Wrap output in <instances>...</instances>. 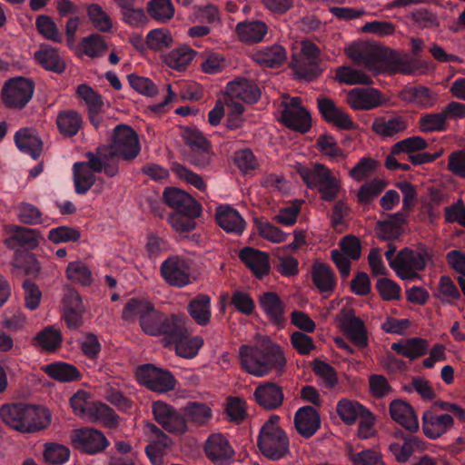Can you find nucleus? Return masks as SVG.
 Masks as SVG:
<instances>
[{
  "instance_id": "nucleus-27",
  "label": "nucleus",
  "mask_w": 465,
  "mask_h": 465,
  "mask_svg": "<svg viewBox=\"0 0 465 465\" xmlns=\"http://www.w3.org/2000/svg\"><path fill=\"white\" fill-rule=\"evenodd\" d=\"M407 128V121L401 115L380 116L371 125L372 131L382 138H397Z\"/></svg>"
},
{
  "instance_id": "nucleus-48",
  "label": "nucleus",
  "mask_w": 465,
  "mask_h": 465,
  "mask_svg": "<svg viewBox=\"0 0 465 465\" xmlns=\"http://www.w3.org/2000/svg\"><path fill=\"white\" fill-rule=\"evenodd\" d=\"M87 15L92 25L100 32L108 33L113 27L111 17L98 4L87 6Z\"/></svg>"
},
{
  "instance_id": "nucleus-51",
  "label": "nucleus",
  "mask_w": 465,
  "mask_h": 465,
  "mask_svg": "<svg viewBox=\"0 0 465 465\" xmlns=\"http://www.w3.org/2000/svg\"><path fill=\"white\" fill-rule=\"evenodd\" d=\"M428 147V143L420 136H411L399 141L392 145L393 154L408 153V155L422 151Z\"/></svg>"
},
{
  "instance_id": "nucleus-60",
  "label": "nucleus",
  "mask_w": 465,
  "mask_h": 465,
  "mask_svg": "<svg viewBox=\"0 0 465 465\" xmlns=\"http://www.w3.org/2000/svg\"><path fill=\"white\" fill-rule=\"evenodd\" d=\"M35 25L38 32L46 39L55 43H62L63 36L58 32L56 25L47 15H42L36 18Z\"/></svg>"
},
{
  "instance_id": "nucleus-37",
  "label": "nucleus",
  "mask_w": 465,
  "mask_h": 465,
  "mask_svg": "<svg viewBox=\"0 0 465 465\" xmlns=\"http://www.w3.org/2000/svg\"><path fill=\"white\" fill-rule=\"evenodd\" d=\"M368 411L369 409L359 401L347 398L341 399L336 405L337 414L342 422L349 426L353 425Z\"/></svg>"
},
{
  "instance_id": "nucleus-58",
  "label": "nucleus",
  "mask_w": 465,
  "mask_h": 465,
  "mask_svg": "<svg viewBox=\"0 0 465 465\" xmlns=\"http://www.w3.org/2000/svg\"><path fill=\"white\" fill-rule=\"evenodd\" d=\"M447 117L442 110L440 113L427 114L420 117V125L423 132H442L446 130Z\"/></svg>"
},
{
  "instance_id": "nucleus-24",
  "label": "nucleus",
  "mask_w": 465,
  "mask_h": 465,
  "mask_svg": "<svg viewBox=\"0 0 465 465\" xmlns=\"http://www.w3.org/2000/svg\"><path fill=\"white\" fill-rule=\"evenodd\" d=\"M382 103L383 95L375 88H354L348 94V104L355 110H371Z\"/></svg>"
},
{
  "instance_id": "nucleus-6",
  "label": "nucleus",
  "mask_w": 465,
  "mask_h": 465,
  "mask_svg": "<svg viewBox=\"0 0 465 465\" xmlns=\"http://www.w3.org/2000/svg\"><path fill=\"white\" fill-rule=\"evenodd\" d=\"M280 417L272 414L264 422L257 437L261 453L272 460H279L289 452L290 440L286 432L279 426Z\"/></svg>"
},
{
  "instance_id": "nucleus-7",
  "label": "nucleus",
  "mask_w": 465,
  "mask_h": 465,
  "mask_svg": "<svg viewBox=\"0 0 465 465\" xmlns=\"http://www.w3.org/2000/svg\"><path fill=\"white\" fill-rule=\"evenodd\" d=\"M299 173L308 188L318 190L322 201L333 202L338 197L340 183L325 165L316 163L312 169L301 167Z\"/></svg>"
},
{
  "instance_id": "nucleus-8",
  "label": "nucleus",
  "mask_w": 465,
  "mask_h": 465,
  "mask_svg": "<svg viewBox=\"0 0 465 465\" xmlns=\"http://www.w3.org/2000/svg\"><path fill=\"white\" fill-rule=\"evenodd\" d=\"M184 319L179 314H166L152 308L142 320V331L150 336H163L167 341L179 332V326Z\"/></svg>"
},
{
  "instance_id": "nucleus-61",
  "label": "nucleus",
  "mask_w": 465,
  "mask_h": 465,
  "mask_svg": "<svg viewBox=\"0 0 465 465\" xmlns=\"http://www.w3.org/2000/svg\"><path fill=\"white\" fill-rule=\"evenodd\" d=\"M254 223L259 234L262 238L273 242H282L286 240L287 234L268 221H262L256 218Z\"/></svg>"
},
{
  "instance_id": "nucleus-47",
  "label": "nucleus",
  "mask_w": 465,
  "mask_h": 465,
  "mask_svg": "<svg viewBox=\"0 0 465 465\" xmlns=\"http://www.w3.org/2000/svg\"><path fill=\"white\" fill-rule=\"evenodd\" d=\"M173 38L166 28H155L148 32L146 45L153 51H162L173 46Z\"/></svg>"
},
{
  "instance_id": "nucleus-29",
  "label": "nucleus",
  "mask_w": 465,
  "mask_h": 465,
  "mask_svg": "<svg viewBox=\"0 0 465 465\" xmlns=\"http://www.w3.org/2000/svg\"><path fill=\"white\" fill-rule=\"evenodd\" d=\"M259 305L272 323L279 327L284 326V303L276 292L262 293L259 298Z\"/></svg>"
},
{
  "instance_id": "nucleus-54",
  "label": "nucleus",
  "mask_w": 465,
  "mask_h": 465,
  "mask_svg": "<svg viewBox=\"0 0 465 465\" xmlns=\"http://www.w3.org/2000/svg\"><path fill=\"white\" fill-rule=\"evenodd\" d=\"M149 15L157 20H169L174 15V8L170 0H151L148 2Z\"/></svg>"
},
{
  "instance_id": "nucleus-23",
  "label": "nucleus",
  "mask_w": 465,
  "mask_h": 465,
  "mask_svg": "<svg viewBox=\"0 0 465 465\" xmlns=\"http://www.w3.org/2000/svg\"><path fill=\"white\" fill-rule=\"evenodd\" d=\"M240 260L258 279H262L270 272L269 256L266 252L253 247H243L239 252Z\"/></svg>"
},
{
  "instance_id": "nucleus-19",
  "label": "nucleus",
  "mask_w": 465,
  "mask_h": 465,
  "mask_svg": "<svg viewBox=\"0 0 465 465\" xmlns=\"http://www.w3.org/2000/svg\"><path fill=\"white\" fill-rule=\"evenodd\" d=\"M40 232L36 229L13 225L9 231V236L5 243L8 249L19 251L21 249L32 251L39 245Z\"/></svg>"
},
{
  "instance_id": "nucleus-13",
  "label": "nucleus",
  "mask_w": 465,
  "mask_h": 465,
  "mask_svg": "<svg viewBox=\"0 0 465 465\" xmlns=\"http://www.w3.org/2000/svg\"><path fill=\"white\" fill-rule=\"evenodd\" d=\"M162 277L174 287L182 288L191 282L190 262L181 256L172 255L160 267Z\"/></svg>"
},
{
  "instance_id": "nucleus-5",
  "label": "nucleus",
  "mask_w": 465,
  "mask_h": 465,
  "mask_svg": "<svg viewBox=\"0 0 465 465\" xmlns=\"http://www.w3.org/2000/svg\"><path fill=\"white\" fill-rule=\"evenodd\" d=\"M349 57L359 65H363L367 70L375 74H381L384 69L392 73L401 72L405 74H412L414 69L396 52L384 47L371 49H351Z\"/></svg>"
},
{
  "instance_id": "nucleus-1",
  "label": "nucleus",
  "mask_w": 465,
  "mask_h": 465,
  "mask_svg": "<svg viewBox=\"0 0 465 465\" xmlns=\"http://www.w3.org/2000/svg\"><path fill=\"white\" fill-rule=\"evenodd\" d=\"M140 144L134 130L126 124H118L114 129L110 145L99 146L95 152L85 153L86 162L73 165L74 190L77 194H85L95 182L94 173L104 172L114 177L118 173V159L130 161L140 153Z\"/></svg>"
},
{
  "instance_id": "nucleus-2",
  "label": "nucleus",
  "mask_w": 465,
  "mask_h": 465,
  "mask_svg": "<svg viewBox=\"0 0 465 465\" xmlns=\"http://www.w3.org/2000/svg\"><path fill=\"white\" fill-rule=\"evenodd\" d=\"M0 418L7 426L21 433H35L45 429L49 411L40 406L24 402L6 403L0 408Z\"/></svg>"
},
{
  "instance_id": "nucleus-22",
  "label": "nucleus",
  "mask_w": 465,
  "mask_h": 465,
  "mask_svg": "<svg viewBox=\"0 0 465 465\" xmlns=\"http://www.w3.org/2000/svg\"><path fill=\"white\" fill-rule=\"evenodd\" d=\"M294 425L301 436L309 439L316 433L321 426L320 414L312 406L301 407L294 415Z\"/></svg>"
},
{
  "instance_id": "nucleus-26",
  "label": "nucleus",
  "mask_w": 465,
  "mask_h": 465,
  "mask_svg": "<svg viewBox=\"0 0 465 465\" xmlns=\"http://www.w3.org/2000/svg\"><path fill=\"white\" fill-rule=\"evenodd\" d=\"M389 411L391 419L410 432L419 430L418 418L414 409L402 400H394L390 403Z\"/></svg>"
},
{
  "instance_id": "nucleus-38",
  "label": "nucleus",
  "mask_w": 465,
  "mask_h": 465,
  "mask_svg": "<svg viewBox=\"0 0 465 465\" xmlns=\"http://www.w3.org/2000/svg\"><path fill=\"white\" fill-rule=\"evenodd\" d=\"M56 124L61 134L73 137L82 128L83 117L75 110H63L57 114Z\"/></svg>"
},
{
  "instance_id": "nucleus-21",
  "label": "nucleus",
  "mask_w": 465,
  "mask_h": 465,
  "mask_svg": "<svg viewBox=\"0 0 465 465\" xmlns=\"http://www.w3.org/2000/svg\"><path fill=\"white\" fill-rule=\"evenodd\" d=\"M226 94L246 104H255L261 97V91L253 80L239 77L227 84Z\"/></svg>"
},
{
  "instance_id": "nucleus-36",
  "label": "nucleus",
  "mask_w": 465,
  "mask_h": 465,
  "mask_svg": "<svg viewBox=\"0 0 465 465\" xmlns=\"http://www.w3.org/2000/svg\"><path fill=\"white\" fill-rule=\"evenodd\" d=\"M187 311L198 325L206 326L212 316L210 296L207 294L196 295L189 302Z\"/></svg>"
},
{
  "instance_id": "nucleus-12",
  "label": "nucleus",
  "mask_w": 465,
  "mask_h": 465,
  "mask_svg": "<svg viewBox=\"0 0 465 465\" xmlns=\"http://www.w3.org/2000/svg\"><path fill=\"white\" fill-rule=\"evenodd\" d=\"M137 381L149 390L160 393L173 391L176 380L171 371L156 368L153 364H144L136 371Z\"/></svg>"
},
{
  "instance_id": "nucleus-3",
  "label": "nucleus",
  "mask_w": 465,
  "mask_h": 465,
  "mask_svg": "<svg viewBox=\"0 0 465 465\" xmlns=\"http://www.w3.org/2000/svg\"><path fill=\"white\" fill-rule=\"evenodd\" d=\"M163 197L165 203L174 210L169 217L173 229L180 234L192 232L196 226L194 219L201 215V204L189 193L176 187H166Z\"/></svg>"
},
{
  "instance_id": "nucleus-32",
  "label": "nucleus",
  "mask_w": 465,
  "mask_h": 465,
  "mask_svg": "<svg viewBox=\"0 0 465 465\" xmlns=\"http://www.w3.org/2000/svg\"><path fill=\"white\" fill-rule=\"evenodd\" d=\"M391 350L397 354L413 361L428 353L429 342L426 339L413 337L392 343Z\"/></svg>"
},
{
  "instance_id": "nucleus-28",
  "label": "nucleus",
  "mask_w": 465,
  "mask_h": 465,
  "mask_svg": "<svg viewBox=\"0 0 465 465\" xmlns=\"http://www.w3.org/2000/svg\"><path fill=\"white\" fill-rule=\"evenodd\" d=\"M253 397L260 406L269 411L281 407L284 399L282 388L273 382L258 386Z\"/></svg>"
},
{
  "instance_id": "nucleus-9",
  "label": "nucleus",
  "mask_w": 465,
  "mask_h": 465,
  "mask_svg": "<svg viewBox=\"0 0 465 465\" xmlns=\"http://www.w3.org/2000/svg\"><path fill=\"white\" fill-rule=\"evenodd\" d=\"M431 259L432 251L426 246H420L418 250L405 247L400 251L399 267L395 272L401 280L420 278L418 272L423 271Z\"/></svg>"
},
{
  "instance_id": "nucleus-4",
  "label": "nucleus",
  "mask_w": 465,
  "mask_h": 465,
  "mask_svg": "<svg viewBox=\"0 0 465 465\" xmlns=\"http://www.w3.org/2000/svg\"><path fill=\"white\" fill-rule=\"evenodd\" d=\"M242 368L256 377L267 375L272 370H282L286 359L280 346L270 343L263 347L242 345L239 350Z\"/></svg>"
},
{
  "instance_id": "nucleus-11",
  "label": "nucleus",
  "mask_w": 465,
  "mask_h": 465,
  "mask_svg": "<svg viewBox=\"0 0 465 465\" xmlns=\"http://www.w3.org/2000/svg\"><path fill=\"white\" fill-rule=\"evenodd\" d=\"M281 122L288 128L304 134L312 126L310 113L302 106L301 97H291L280 104Z\"/></svg>"
},
{
  "instance_id": "nucleus-16",
  "label": "nucleus",
  "mask_w": 465,
  "mask_h": 465,
  "mask_svg": "<svg viewBox=\"0 0 465 465\" xmlns=\"http://www.w3.org/2000/svg\"><path fill=\"white\" fill-rule=\"evenodd\" d=\"M207 458L216 465H229L233 460L234 450L225 436L213 433L204 444Z\"/></svg>"
},
{
  "instance_id": "nucleus-35",
  "label": "nucleus",
  "mask_w": 465,
  "mask_h": 465,
  "mask_svg": "<svg viewBox=\"0 0 465 465\" xmlns=\"http://www.w3.org/2000/svg\"><path fill=\"white\" fill-rule=\"evenodd\" d=\"M400 98L419 107L430 108L434 105L436 97L426 86H407L400 93Z\"/></svg>"
},
{
  "instance_id": "nucleus-31",
  "label": "nucleus",
  "mask_w": 465,
  "mask_h": 465,
  "mask_svg": "<svg viewBox=\"0 0 465 465\" xmlns=\"http://www.w3.org/2000/svg\"><path fill=\"white\" fill-rule=\"evenodd\" d=\"M235 33L242 43L256 44L264 39L268 26L260 20H245L236 25Z\"/></svg>"
},
{
  "instance_id": "nucleus-49",
  "label": "nucleus",
  "mask_w": 465,
  "mask_h": 465,
  "mask_svg": "<svg viewBox=\"0 0 465 465\" xmlns=\"http://www.w3.org/2000/svg\"><path fill=\"white\" fill-rule=\"evenodd\" d=\"M76 95L85 103L87 114L102 110L104 105L102 95L86 84H81L77 86Z\"/></svg>"
},
{
  "instance_id": "nucleus-44",
  "label": "nucleus",
  "mask_w": 465,
  "mask_h": 465,
  "mask_svg": "<svg viewBox=\"0 0 465 465\" xmlns=\"http://www.w3.org/2000/svg\"><path fill=\"white\" fill-rule=\"evenodd\" d=\"M302 54L307 60L310 68L304 65H300L297 69V74L301 77H304L308 80L315 78L319 74L318 64L320 49L314 44H307L302 47Z\"/></svg>"
},
{
  "instance_id": "nucleus-40",
  "label": "nucleus",
  "mask_w": 465,
  "mask_h": 465,
  "mask_svg": "<svg viewBox=\"0 0 465 465\" xmlns=\"http://www.w3.org/2000/svg\"><path fill=\"white\" fill-rule=\"evenodd\" d=\"M312 278L313 284L321 292H332L336 281L331 268L322 262H315L312 267Z\"/></svg>"
},
{
  "instance_id": "nucleus-55",
  "label": "nucleus",
  "mask_w": 465,
  "mask_h": 465,
  "mask_svg": "<svg viewBox=\"0 0 465 465\" xmlns=\"http://www.w3.org/2000/svg\"><path fill=\"white\" fill-rule=\"evenodd\" d=\"M231 304L234 309L243 314L252 315L255 309V303L251 295L241 290H235L231 296Z\"/></svg>"
},
{
  "instance_id": "nucleus-14",
  "label": "nucleus",
  "mask_w": 465,
  "mask_h": 465,
  "mask_svg": "<svg viewBox=\"0 0 465 465\" xmlns=\"http://www.w3.org/2000/svg\"><path fill=\"white\" fill-rule=\"evenodd\" d=\"M71 438L75 449L90 455L102 452L109 445L102 431L89 427L74 430Z\"/></svg>"
},
{
  "instance_id": "nucleus-10",
  "label": "nucleus",
  "mask_w": 465,
  "mask_h": 465,
  "mask_svg": "<svg viewBox=\"0 0 465 465\" xmlns=\"http://www.w3.org/2000/svg\"><path fill=\"white\" fill-rule=\"evenodd\" d=\"M35 84L33 81L17 76L6 81L1 90L0 98L10 109L25 108L33 97Z\"/></svg>"
},
{
  "instance_id": "nucleus-43",
  "label": "nucleus",
  "mask_w": 465,
  "mask_h": 465,
  "mask_svg": "<svg viewBox=\"0 0 465 465\" xmlns=\"http://www.w3.org/2000/svg\"><path fill=\"white\" fill-rule=\"evenodd\" d=\"M153 304L144 299L132 298L124 307L122 318L125 322H134L139 318V324H142V320L144 315H147Z\"/></svg>"
},
{
  "instance_id": "nucleus-59",
  "label": "nucleus",
  "mask_w": 465,
  "mask_h": 465,
  "mask_svg": "<svg viewBox=\"0 0 465 465\" xmlns=\"http://www.w3.org/2000/svg\"><path fill=\"white\" fill-rule=\"evenodd\" d=\"M83 52L91 58L101 56L107 49V45L98 34H93L82 41Z\"/></svg>"
},
{
  "instance_id": "nucleus-15",
  "label": "nucleus",
  "mask_w": 465,
  "mask_h": 465,
  "mask_svg": "<svg viewBox=\"0 0 465 465\" xmlns=\"http://www.w3.org/2000/svg\"><path fill=\"white\" fill-rule=\"evenodd\" d=\"M317 107L322 118L338 129L354 130L357 128V124L352 121L350 114L343 108L338 106L331 98L319 96L317 98Z\"/></svg>"
},
{
  "instance_id": "nucleus-62",
  "label": "nucleus",
  "mask_w": 465,
  "mask_h": 465,
  "mask_svg": "<svg viewBox=\"0 0 465 465\" xmlns=\"http://www.w3.org/2000/svg\"><path fill=\"white\" fill-rule=\"evenodd\" d=\"M350 460L353 465H385L382 454L373 449H365L360 452L351 453Z\"/></svg>"
},
{
  "instance_id": "nucleus-50",
  "label": "nucleus",
  "mask_w": 465,
  "mask_h": 465,
  "mask_svg": "<svg viewBox=\"0 0 465 465\" xmlns=\"http://www.w3.org/2000/svg\"><path fill=\"white\" fill-rule=\"evenodd\" d=\"M312 369L316 376L322 379L323 384L327 389H332L338 383L336 371L329 363L320 359H315L312 363Z\"/></svg>"
},
{
  "instance_id": "nucleus-30",
  "label": "nucleus",
  "mask_w": 465,
  "mask_h": 465,
  "mask_svg": "<svg viewBox=\"0 0 465 465\" xmlns=\"http://www.w3.org/2000/svg\"><path fill=\"white\" fill-rule=\"evenodd\" d=\"M16 147L34 160L38 159L42 153L43 143L35 129L21 128L14 136Z\"/></svg>"
},
{
  "instance_id": "nucleus-34",
  "label": "nucleus",
  "mask_w": 465,
  "mask_h": 465,
  "mask_svg": "<svg viewBox=\"0 0 465 465\" xmlns=\"http://www.w3.org/2000/svg\"><path fill=\"white\" fill-rule=\"evenodd\" d=\"M35 59L45 70L61 74L65 70V64L57 50L51 45H43L35 53Z\"/></svg>"
},
{
  "instance_id": "nucleus-56",
  "label": "nucleus",
  "mask_w": 465,
  "mask_h": 465,
  "mask_svg": "<svg viewBox=\"0 0 465 465\" xmlns=\"http://www.w3.org/2000/svg\"><path fill=\"white\" fill-rule=\"evenodd\" d=\"M80 237V232L69 226H58L51 229L48 232V239L55 244L75 242Z\"/></svg>"
},
{
  "instance_id": "nucleus-53",
  "label": "nucleus",
  "mask_w": 465,
  "mask_h": 465,
  "mask_svg": "<svg viewBox=\"0 0 465 465\" xmlns=\"http://www.w3.org/2000/svg\"><path fill=\"white\" fill-rule=\"evenodd\" d=\"M18 219L22 223L37 225L44 223L42 212L34 204L21 203L17 206Z\"/></svg>"
},
{
  "instance_id": "nucleus-33",
  "label": "nucleus",
  "mask_w": 465,
  "mask_h": 465,
  "mask_svg": "<svg viewBox=\"0 0 465 465\" xmlns=\"http://www.w3.org/2000/svg\"><path fill=\"white\" fill-rule=\"evenodd\" d=\"M342 327L351 342L359 348L368 345V335L361 319L353 314H346L342 320Z\"/></svg>"
},
{
  "instance_id": "nucleus-63",
  "label": "nucleus",
  "mask_w": 465,
  "mask_h": 465,
  "mask_svg": "<svg viewBox=\"0 0 465 465\" xmlns=\"http://www.w3.org/2000/svg\"><path fill=\"white\" fill-rule=\"evenodd\" d=\"M68 279L72 282L88 285L92 282L91 272L88 267L81 262H70L66 269Z\"/></svg>"
},
{
  "instance_id": "nucleus-25",
  "label": "nucleus",
  "mask_w": 465,
  "mask_h": 465,
  "mask_svg": "<svg viewBox=\"0 0 465 465\" xmlns=\"http://www.w3.org/2000/svg\"><path fill=\"white\" fill-rule=\"evenodd\" d=\"M215 219L221 228L235 235H241L246 226V223L239 212L230 205L217 207Z\"/></svg>"
},
{
  "instance_id": "nucleus-20",
  "label": "nucleus",
  "mask_w": 465,
  "mask_h": 465,
  "mask_svg": "<svg viewBox=\"0 0 465 465\" xmlns=\"http://www.w3.org/2000/svg\"><path fill=\"white\" fill-rule=\"evenodd\" d=\"M179 332L175 336H171L168 342L173 343L175 352L178 356L185 359L194 358L199 350L203 345V339L201 336H190L185 328V322L183 321L179 326Z\"/></svg>"
},
{
  "instance_id": "nucleus-52",
  "label": "nucleus",
  "mask_w": 465,
  "mask_h": 465,
  "mask_svg": "<svg viewBox=\"0 0 465 465\" xmlns=\"http://www.w3.org/2000/svg\"><path fill=\"white\" fill-rule=\"evenodd\" d=\"M70 457V450L58 443H47L44 451V458L51 465H63Z\"/></svg>"
},
{
  "instance_id": "nucleus-45",
  "label": "nucleus",
  "mask_w": 465,
  "mask_h": 465,
  "mask_svg": "<svg viewBox=\"0 0 465 465\" xmlns=\"http://www.w3.org/2000/svg\"><path fill=\"white\" fill-rule=\"evenodd\" d=\"M194 51L187 46H181L163 55V63L170 68L182 71L193 60Z\"/></svg>"
},
{
  "instance_id": "nucleus-18",
  "label": "nucleus",
  "mask_w": 465,
  "mask_h": 465,
  "mask_svg": "<svg viewBox=\"0 0 465 465\" xmlns=\"http://www.w3.org/2000/svg\"><path fill=\"white\" fill-rule=\"evenodd\" d=\"M422 430L430 440H437L444 435L454 425V419L450 414H439L433 409L422 414Z\"/></svg>"
},
{
  "instance_id": "nucleus-17",
  "label": "nucleus",
  "mask_w": 465,
  "mask_h": 465,
  "mask_svg": "<svg viewBox=\"0 0 465 465\" xmlns=\"http://www.w3.org/2000/svg\"><path fill=\"white\" fill-rule=\"evenodd\" d=\"M154 420L167 431L183 433L186 430L185 418L171 405L157 401L152 406Z\"/></svg>"
},
{
  "instance_id": "nucleus-41",
  "label": "nucleus",
  "mask_w": 465,
  "mask_h": 465,
  "mask_svg": "<svg viewBox=\"0 0 465 465\" xmlns=\"http://www.w3.org/2000/svg\"><path fill=\"white\" fill-rule=\"evenodd\" d=\"M62 341L61 331L54 326H47L34 337L32 344L42 351L53 352L60 348Z\"/></svg>"
},
{
  "instance_id": "nucleus-57",
  "label": "nucleus",
  "mask_w": 465,
  "mask_h": 465,
  "mask_svg": "<svg viewBox=\"0 0 465 465\" xmlns=\"http://www.w3.org/2000/svg\"><path fill=\"white\" fill-rule=\"evenodd\" d=\"M145 250L150 259H156L163 252L170 250L169 242L155 232H149L146 236Z\"/></svg>"
},
{
  "instance_id": "nucleus-64",
  "label": "nucleus",
  "mask_w": 465,
  "mask_h": 465,
  "mask_svg": "<svg viewBox=\"0 0 465 465\" xmlns=\"http://www.w3.org/2000/svg\"><path fill=\"white\" fill-rule=\"evenodd\" d=\"M185 416V421L188 420L197 425H203L212 417V411L204 404L193 402L187 407Z\"/></svg>"
},
{
  "instance_id": "nucleus-39",
  "label": "nucleus",
  "mask_w": 465,
  "mask_h": 465,
  "mask_svg": "<svg viewBox=\"0 0 465 465\" xmlns=\"http://www.w3.org/2000/svg\"><path fill=\"white\" fill-rule=\"evenodd\" d=\"M42 370L50 378L60 382H71L81 378V373L75 366L64 361L45 365Z\"/></svg>"
},
{
  "instance_id": "nucleus-42",
  "label": "nucleus",
  "mask_w": 465,
  "mask_h": 465,
  "mask_svg": "<svg viewBox=\"0 0 465 465\" xmlns=\"http://www.w3.org/2000/svg\"><path fill=\"white\" fill-rule=\"evenodd\" d=\"M254 59L263 66L276 68L285 61L286 51L279 45H272L257 51Z\"/></svg>"
},
{
  "instance_id": "nucleus-46",
  "label": "nucleus",
  "mask_w": 465,
  "mask_h": 465,
  "mask_svg": "<svg viewBox=\"0 0 465 465\" xmlns=\"http://www.w3.org/2000/svg\"><path fill=\"white\" fill-rule=\"evenodd\" d=\"M335 79L345 84H372L371 77L361 70L350 66H341L335 72Z\"/></svg>"
}]
</instances>
